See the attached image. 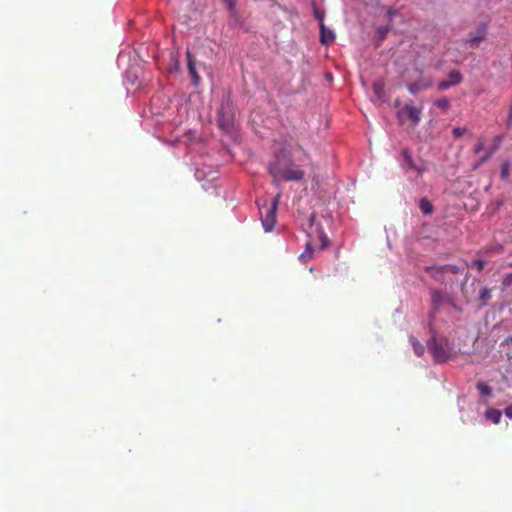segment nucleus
I'll use <instances>...</instances> for the list:
<instances>
[{"instance_id":"obj_35","label":"nucleus","mask_w":512,"mask_h":512,"mask_svg":"<svg viewBox=\"0 0 512 512\" xmlns=\"http://www.w3.org/2000/svg\"><path fill=\"white\" fill-rule=\"evenodd\" d=\"M505 415H506L508 418H512V405H511V406H508V407L505 409Z\"/></svg>"},{"instance_id":"obj_27","label":"nucleus","mask_w":512,"mask_h":512,"mask_svg":"<svg viewBox=\"0 0 512 512\" xmlns=\"http://www.w3.org/2000/svg\"><path fill=\"white\" fill-rule=\"evenodd\" d=\"M451 86H453V85H452V84H450V81H448V80H443V81H441V82L438 84V90L443 91V90H446V89L450 88Z\"/></svg>"},{"instance_id":"obj_34","label":"nucleus","mask_w":512,"mask_h":512,"mask_svg":"<svg viewBox=\"0 0 512 512\" xmlns=\"http://www.w3.org/2000/svg\"><path fill=\"white\" fill-rule=\"evenodd\" d=\"M501 142V137H497L495 139V144H493V147L490 149V151H493V153L497 150L499 143Z\"/></svg>"},{"instance_id":"obj_31","label":"nucleus","mask_w":512,"mask_h":512,"mask_svg":"<svg viewBox=\"0 0 512 512\" xmlns=\"http://www.w3.org/2000/svg\"><path fill=\"white\" fill-rule=\"evenodd\" d=\"M484 149V143L482 141H479L475 148H474V152L475 153H479L480 151H482Z\"/></svg>"},{"instance_id":"obj_5","label":"nucleus","mask_w":512,"mask_h":512,"mask_svg":"<svg viewBox=\"0 0 512 512\" xmlns=\"http://www.w3.org/2000/svg\"><path fill=\"white\" fill-rule=\"evenodd\" d=\"M218 117L219 126L222 129L229 131L233 127L234 115L231 111V103L229 99L222 101L221 107L218 111Z\"/></svg>"},{"instance_id":"obj_38","label":"nucleus","mask_w":512,"mask_h":512,"mask_svg":"<svg viewBox=\"0 0 512 512\" xmlns=\"http://www.w3.org/2000/svg\"><path fill=\"white\" fill-rule=\"evenodd\" d=\"M322 240H323V247H324L325 246V241L327 240V237L323 236Z\"/></svg>"},{"instance_id":"obj_22","label":"nucleus","mask_w":512,"mask_h":512,"mask_svg":"<svg viewBox=\"0 0 512 512\" xmlns=\"http://www.w3.org/2000/svg\"><path fill=\"white\" fill-rule=\"evenodd\" d=\"M512 286V272L511 273H508L504 279L502 280V283H501V289L503 291L509 289L510 287Z\"/></svg>"},{"instance_id":"obj_19","label":"nucleus","mask_w":512,"mask_h":512,"mask_svg":"<svg viewBox=\"0 0 512 512\" xmlns=\"http://www.w3.org/2000/svg\"><path fill=\"white\" fill-rule=\"evenodd\" d=\"M477 389L479 390L482 396H490L492 393L491 387L484 382H478Z\"/></svg>"},{"instance_id":"obj_12","label":"nucleus","mask_w":512,"mask_h":512,"mask_svg":"<svg viewBox=\"0 0 512 512\" xmlns=\"http://www.w3.org/2000/svg\"><path fill=\"white\" fill-rule=\"evenodd\" d=\"M403 157H404V161H405L406 165L410 169H413V170L417 171L419 174H422L425 171L424 167H420V166H416L415 165L412 157L410 156V154L408 153V151L406 149L403 150Z\"/></svg>"},{"instance_id":"obj_6","label":"nucleus","mask_w":512,"mask_h":512,"mask_svg":"<svg viewBox=\"0 0 512 512\" xmlns=\"http://www.w3.org/2000/svg\"><path fill=\"white\" fill-rule=\"evenodd\" d=\"M421 115L422 108L416 107L412 104H405L397 113L398 120L401 124H403L404 118L406 117L413 125H417L421 121Z\"/></svg>"},{"instance_id":"obj_23","label":"nucleus","mask_w":512,"mask_h":512,"mask_svg":"<svg viewBox=\"0 0 512 512\" xmlns=\"http://www.w3.org/2000/svg\"><path fill=\"white\" fill-rule=\"evenodd\" d=\"M509 175V162L505 161L501 165V178L505 179Z\"/></svg>"},{"instance_id":"obj_21","label":"nucleus","mask_w":512,"mask_h":512,"mask_svg":"<svg viewBox=\"0 0 512 512\" xmlns=\"http://www.w3.org/2000/svg\"><path fill=\"white\" fill-rule=\"evenodd\" d=\"M390 29H391V27L389 25L381 26V27L377 28L376 33H377L380 41H383L386 38Z\"/></svg>"},{"instance_id":"obj_32","label":"nucleus","mask_w":512,"mask_h":512,"mask_svg":"<svg viewBox=\"0 0 512 512\" xmlns=\"http://www.w3.org/2000/svg\"><path fill=\"white\" fill-rule=\"evenodd\" d=\"M493 155V151H488L486 154L480 159V163H484Z\"/></svg>"},{"instance_id":"obj_7","label":"nucleus","mask_w":512,"mask_h":512,"mask_svg":"<svg viewBox=\"0 0 512 512\" xmlns=\"http://www.w3.org/2000/svg\"><path fill=\"white\" fill-rule=\"evenodd\" d=\"M487 37V23H480L474 34H471L470 37L466 40V43H470L473 47H478V45L484 41Z\"/></svg>"},{"instance_id":"obj_4","label":"nucleus","mask_w":512,"mask_h":512,"mask_svg":"<svg viewBox=\"0 0 512 512\" xmlns=\"http://www.w3.org/2000/svg\"><path fill=\"white\" fill-rule=\"evenodd\" d=\"M430 294L432 315L436 313L444 304H449L456 311H461V309L456 305L454 300L448 294L436 289L431 290Z\"/></svg>"},{"instance_id":"obj_28","label":"nucleus","mask_w":512,"mask_h":512,"mask_svg":"<svg viewBox=\"0 0 512 512\" xmlns=\"http://www.w3.org/2000/svg\"><path fill=\"white\" fill-rule=\"evenodd\" d=\"M435 266H433L434 268ZM426 270H429L432 272V277H434L436 280H440L441 279V276L444 274V273H440V272H436L435 270L432 269V267H427Z\"/></svg>"},{"instance_id":"obj_15","label":"nucleus","mask_w":512,"mask_h":512,"mask_svg":"<svg viewBox=\"0 0 512 512\" xmlns=\"http://www.w3.org/2000/svg\"><path fill=\"white\" fill-rule=\"evenodd\" d=\"M485 416L488 420H491L493 423L498 424L501 420V412L497 409L490 408L486 410Z\"/></svg>"},{"instance_id":"obj_25","label":"nucleus","mask_w":512,"mask_h":512,"mask_svg":"<svg viewBox=\"0 0 512 512\" xmlns=\"http://www.w3.org/2000/svg\"><path fill=\"white\" fill-rule=\"evenodd\" d=\"M466 132V128L464 127H455L452 131L454 137L459 138Z\"/></svg>"},{"instance_id":"obj_30","label":"nucleus","mask_w":512,"mask_h":512,"mask_svg":"<svg viewBox=\"0 0 512 512\" xmlns=\"http://www.w3.org/2000/svg\"><path fill=\"white\" fill-rule=\"evenodd\" d=\"M506 125L508 128L512 127V106L509 109V113H508L507 120H506Z\"/></svg>"},{"instance_id":"obj_13","label":"nucleus","mask_w":512,"mask_h":512,"mask_svg":"<svg viewBox=\"0 0 512 512\" xmlns=\"http://www.w3.org/2000/svg\"><path fill=\"white\" fill-rule=\"evenodd\" d=\"M432 269L435 270L436 272L451 273V274H458L461 271L460 267H458L456 265H452V264H447L444 266H436Z\"/></svg>"},{"instance_id":"obj_20","label":"nucleus","mask_w":512,"mask_h":512,"mask_svg":"<svg viewBox=\"0 0 512 512\" xmlns=\"http://www.w3.org/2000/svg\"><path fill=\"white\" fill-rule=\"evenodd\" d=\"M435 105L440 109L447 111L450 108V101L448 98L443 97L435 101Z\"/></svg>"},{"instance_id":"obj_11","label":"nucleus","mask_w":512,"mask_h":512,"mask_svg":"<svg viewBox=\"0 0 512 512\" xmlns=\"http://www.w3.org/2000/svg\"><path fill=\"white\" fill-rule=\"evenodd\" d=\"M372 88H373V92H374V95L376 97L377 100H382L383 97H384V88H385V83L383 80H377L373 83L372 85Z\"/></svg>"},{"instance_id":"obj_10","label":"nucleus","mask_w":512,"mask_h":512,"mask_svg":"<svg viewBox=\"0 0 512 512\" xmlns=\"http://www.w3.org/2000/svg\"><path fill=\"white\" fill-rule=\"evenodd\" d=\"M187 61H188V70L193 79V84L198 85L200 77L196 71V66H195L193 57L189 51L187 52Z\"/></svg>"},{"instance_id":"obj_18","label":"nucleus","mask_w":512,"mask_h":512,"mask_svg":"<svg viewBox=\"0 0 512 512\" xmlns=\"http://www.w3.org/2000/svg\"><path fill=\"white\" fill-rule=\"evenodd\" d=\"M410 342L413 346L415 354L417 356H422L425 351L424 346L414 337L410 338Z\"/></svg>"},{"instance_id":"obj_39","label":"nucleus","mask_w":512,"mask_h":512,"mask_svg":"<svg viewBox=\"0 0 512 512\" xmlns=\"http://www.w3.org/2000/svg\"><path fill=\"white\" fill-rule=\"evenodd\" d=\"M314 219H315V215H314V214H312V215H311V222H313V221H314Z\"/></svg>"},{"instance_id":"obj_17","label":"nucleus","mask_w":512,"mask_h":512,"mask_svg":"<svg viewBox=\"0 0 512 512\" xmlns=\"http://www.w3.org/2000/svg\"><path fill=\"white\" fill-rule=\"evenodd\" d=\"M448 78H449L448 81H450V84H452L453 86L460 84L463 79L462 75L457 70H451L448 74Z\"/></svg>"},{"instance_id":"obj_37","label":"nucleus","mask_w":512,"mask_h":512,"mask_svg":"<svg viewBox=\"0 0 512 512\" xmlns=\"http://www.w3.org/2000/svg\"><path fill=\"white\" fill-rule=\"evenodd\" d=\"M305 251H313L312 244H311V242H310V241H308V242L306 243V249H305Z\"/></svg>"},{"instance_id":"obj_24","label":"nucleus","mask_w":512,"mask_h":512,"mask_svg":"<svg viewBox=\"0 0 512 512\" xmlns=\"http://www.w3.org/2000/svg\"><path fill=\"white\" fill-rule=\"evenodd\" d=\"M313 258V251H304L300 256L299 259L305 263Z\"/></svg>"},{"instance_id":"obj_36","label":"nucleus","mask_w":512,"mask_h":512,"mask_svg":"<svg viewBox=\"0 0 512 512\" xmlns=\"http://www.w3.org/2000/svg\"><path fill=\"white\" fill-rule=\"evenodd\" d=\"M396 14V10L392 9V8H389L387 10V16L389 17V19L391 18V16L395 15Z\"/></svg>"},{"instance_id":"obj_1","label":"nucleus","mask_w":512,"mask_h":512,"mask_svg":"<svg viewBox=\"0 0 512 512\" xmlns=\"http://www.w3.org/2000/svg\"><path fill=\"white\" fill-rule=\"evenodd\" d=\"M300 152L302 158L299 161H310L311 156L301 144L293 140H285L275 160L268 166V171L273 178L274 183L282 181H301L305 177V171L302 164H296L293 158L294 154Z\"/></svg>"},{"instance_id":"obj_26","label":"nucleus","mask_w":512,"mask_h":512,"mask_svg":"<svg viewBox=\"0 0 512 512\" xmlns=\"http://www.w3.org/2000/svg\"><path fill=\"white\" fill-rule=\"evenodd\" d=\"M471 266H475L479 272L484 269V261L481 259H476L471 263Z\"/></svg>"},{"instance_id":"obj_29","label":"nucleus","mask_w":512,"mask_h":512,"mask_svg":"<svg viewBox=\"0 0 512 512\" xmlns=\"http://www.w3.org/2000/svg\"><path fill=\"white\" fill-rule=\"evenodd\" d=\"M230 11L234 10L236 0H223Z\"/></svg>"},{"instance_id":"obj_8","label":"nucleus","mask_w":512,"mask_h":512,"mask_svg":"<svg viewBox=\"0 0 512 512\" xmlns=\"http://www.w3.org/2000/svg\"><path fill=\"white\" fill-rule=\"evenodd\" d=\"M433 84V80L430 77H421L418 80L407 85V89L412 94H417L420 91L429 89Z\"/></svg>"},{"instance_id":"obj_2","label":"nucleus","mask_w":512,"mask_h":512,"mask_svg":"<svg viewBox=\"0 0 512 512\" xmlns=\"http://www.w3.org/2000/svg\"><path fill=\"white\" fill-rule=\"evenodd\" d=\"M280 198L281 195L277 194L270 204H264L259 208L262 225L266 232L272 231L276 223L277 206Z\"/></svg>"},{"instance_id":"obj_33","label":"nucleus","mask_w":512,"mask_h":512,"mask_svg":"<svg viewBox=\"0 0 512 512\" xmlns=\"http://www.w3.org/2000/svg\"><path fill=\"white\" fill-rule=\"evenodd\" d=\"M493 155V151H488L486 154L480 159V163H484Z\"/></svg>"},{"instance_id":"obj_3","label":"nucleus","mask_w":512,"mask_h":512,"mask_svg":"<svg viewBox=\"0 0 512 512\" xmlns=\"http://www.w3.org/2000/svg\"><path fill=\"white\" fill-rule=\"evenodd\" d=\"M428 347L436 362H445L450 356L448 342L445 339H438L433 335L428 343Z\"/></svg>"},{"instance_id":"obj_9","label":"nucleus","mask_w":512,"mask_h":512,"mask_svg":"<svg viewBox=\"0 0 512 512\" xmlns=\"http://www.w3.org/2000/svg\"><path fill=\"white\" fill-rule=\"evenodd\" d=\"M334 39H335L334 33L331 30L326 29V27L323 24H321L320 25V42L322 44L329 45L334 41Z\"/></svg>"},{"instance_id":"obj_16","label":"nucleus","mask_w":512,"mask_h":512,"mask_svg":"<svg viewBox=\"0 0 512 512\" xmlns=\"http://www.w3.org/2000/svg\"><path fill=\"white\" fill-rule=\"evenodd\" d=\"M420 210L423 214H431L433 212V205L427 198H422L419 202Z\"/></svg>"},{"instance_id":"obj_14","label":"nucleus","mask_w":512,"mask_h":512,"mask_svg":"<svg viewBox=\"0 0 512 512\" xmlns=\"http://www.w3.org/2000/svg\"><path fill=\"white\" fill-rule=\"evenodd\" d=\"M492 290L487 287H482L479 290L478 300L481 302L483 306L487 305L489 300L491 299Z\"/></svg>"}]
</instances>
